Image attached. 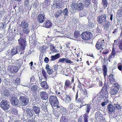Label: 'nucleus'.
<instances>
[{"mask_svg": "<svg viewBox=\"0 0 122 122\" xmlns=\"http://www.w3.org/2000/svg\"><path fill=\"white\" fill-rule=\"evenodd\" d=\"M102 4L103 5V7L105 8L107 6L108 3L107 0H102Z\"/></svg>", "mask_w": 122, "mask_h": 122, "instance_id": "45", "label": "nucleus"}, {"mask_svg": "<svg viewBox=\"0 0 122 122\" xmlns=\"http://www.w3.org/2000/svg\"><path fill=\"white\" fill-rule=\"evenodd\" d=\"M104 40H102L101 39L98 40L96 45L97 49L100 50L102 48V50H103L105 48L104 45Z\"/></svg>", "mask_w": 122, "mask_h": 122, "instance_id": "7", "label": "nucleus"}, {"mask_svg": "<svg viewBox=\"0 0 122 122\" xmlns=\"http://www.w3.org/2000/svg\"><path fill=\"white\" fill-rule=\"evenodd\" d=\"M58 70L56 71L57 74H64V71L61 68H58Z\"/></svg>", "mask_w": 122, "mask_h": 122, "instance_id": "42", "label": "nucleus"}, {"mask_svg": "<svg viewBox=\"0 0 122 122\" xmlns=\"http://www.w3.org/2000/svg\"><path fill=\"white\" fill-rule=\"evenodd\" d=\"M21 61L18 60L16 61L15 62V65H16V66L18 68L20 66H21L22 64Z\"/></svg>", "mask_w": 122, "mask_h": 122, "instance_id": "38", "label": "nucleus"}, {"mask_svg": "<svg viewBox=\"0 0 122 122\" xmlns=\"http://www.w3.org/2000/svg\"><path fill=\"white\" fill-rule=\"evenodd\" d=\"M83 117H84V122H88V116L87 114H85Z\"/></svg>", "mask_w": 122, "mask_h": 122, "instance_id": "41", "label": "nucleus"}, {"mask_svg": "<svg viewBox=\"0 0 122 122\" xmlns=\"http://www.w3.org/2000/svg\"><path fill=\"white\" fill-rule=\"evenodd\" d=\"M52 23L50 21L48 20L46 21L44 24V27L47 28H49L52 26Z\"/></svg>", "mask_w": 122, "mask_h": 122, "instance_id": "22", "label": "nucleus"}, {"mask_svg": "<svg viewBox=\"0 0 122 122\" xmlns=\"http://www.w3.org/2000/svg\"><path fill=\"white\" fill-rule=\"evenodd\" d=\"M20 50H22L21 47L19 46H16L13 48L11 51V54L13 56L18 53Z\"/></svg>", "mask_w": 122, "mask_h": 122, "instance_id": "13", "label": "nucleus"}, {"mask_svg": "<svg viewBox=\"0 0 122 122\" xmlns=\"http://www.w3.org/2000/svg\"><path fill=\"white\" fill-rule=\"evenodd\" d=\"M67 59L66 58H60L58 60V61L59 62L63 63L65 61H66Z\"/></svg>", "mask_w": 122, "mask_h": 122, "instance_id": "51", "label": "nucleus"}, {"mask_svg": "<svg viewBox=\"0 0 122 122\" xmlns=\"http://www.w3.org/2000/svg\"><path fill=\"white\" fill-rule=\"evenodd\" d=\"M92 106L90 104H87L86 108V113L85 114H87V115L90 112V110L92 108Z\"/></svg>", "mask_w": 122, "mask_h": 122, "instance_id": "30", "label": "nucleus"}, {"mask_svg": "<svg viewBox=\"0 0 122 122\" xmlns=\"http://www.w3.org/2000/svg\"><path fill=\"white\" fill-rule=\"evenodd\" d=\"M26 113L27 115L30 117H32L33 116L34 112L31 109L28 108L27 109Z\"/></svg>", "mask_w": 122, "mask_h": 122, "instance_id": "24", "label": "nucleus"}, {"mask_svg": "<svg viewBox=\"0 0 122 122\" xmlns=\"http://www.w3.org/2000/svg\"><path fill=\"white\" fill-rule=\"evenodd\" d=\"M113 102L114 103V107L116 109L120 110L121 109V107L118 104V102H117L116 100L114 99L113 100Z\"/></svg>", "mask_w": 122, "mask_h": 122, "instance_id": "26", "label": "nucleus"}, {"mask_svg": "<svg viewBox=\"0 0 122 122\" xmlns=\"http://www.w3.org/2000/svg\"><path fill=\"white\" fill-rule=\"evenodd\" d=\"M63 12L64 16L65 17H66L68 15V10L66 8L64 9Z\"/></svg>", "mask_w": 122, "mask_h": 122, "instance_id": "40", "label": "nucleus"}, {"mask_svg": "<svg viewBox=\"0 0 122 122\" xmlns=\"http://www.w3.org/2000/svg\"><path fill=\"white\" fill-rule=\"evenodd\" d=\"M18 68L16 65L11 66L10 69V72L12 73H15L18 71Z\"/></svg>", "mask_w": 122, "mask_h": 122, "instance_id": "18", "label": "nucleus"}, {"mask_svg": "<svg viewBox=\"0 0 122 122\" xmlns=\"http://www.w3.org/2000/svg\"><path fill=\"white\" fill-rule=\"evenodd\" d=\"M19 95H21L19 98V103L20 105L22 106H25L27 105L29 102V100L26 98L24 96H22L24 94L19 93Z\"/></svg>", "mask_w": 122, "mask_h": 122, "instance_id": "4", "label": "nucleus"}, {"mask_svg": "<svg viewBox=\"0 0 122 122\" xmlns=\"http://www.w3.org/2000/svg\"><path fill=\"white\" fill-rule=\"evenodd\" d=\"M40 95L41 98L44 100H46L48 99V95L45 92L42 91L40 92Z\"/></svg>", "mask_w": 122, "mask_h": 122, "instance_id": "15", "label": "nucleus"}, {"mask_svg": "<svg viewBox=\"0 0 122 122\" xmlns=\"http://www.w3.org/2000/svg\"><path fill=\"white\" fill-rule=\"evenodd\" d=\"M116 51L114 49V47H113L112 48V52L111 53V56H110L109 57L110 59H111L112 58V56H113V57H114V56L116 54Z\"/></svg>", "mask_w": 122, "mask_h": 122, "instance_id": "43", "label": "nucleus"}, {"mask_svg": "<svg viewBox=\"0 0 122 122\" xmlns=\"http://www.w3.org/2000/svg\"><path fill=\"white\" fill-rule=\"evenodd\" d=\"M77 4L75 3H73L72 6V9L73 8V11H74L75 10H76V9H77Z\"/></svg>", "mask_w": 122, "mask_h": 122, "instance_id": "48", "label": "nucleus"}, {"mask_svg": "<svg viewBox=\"0 0 122 122\" xmlns=\"http://www.w3.org/2000/svg\"><path fill=\"white\" fill-rule=\"evenodd\" d=\"M53 114L56 117H58L60 115L59 109L58 108H56V109H54L53 108Z\"/></svg>", "mask_w": 122, "mask_h": 122, "instance_id": "25", "label": "nucleus"}, {"mask_svg": "<svg viewBox=\"0 0 122 122\" xmlns=\"http://www.w3.org/2000/svg\"><path fill=\"white\" fill-rule=\"evenodd\" d=\"M24 38L20 37L19 39L18 40L19 43L20 45V47L22 49L23 51V50L24 49L25 47V42L26 41H25V40L23 39Z\"/></svg>", "mask_w": 122, "mask_h": 122, "instance_id": "9", "label": "nucleus"}, {"mask_svg": "<svg viewBox=\"0 0 122 122\" xmlns=\"http://www.w3.org/2000/svg\"><path fill=\"white\" fill-rule=\"evenodd\" d=\"M79 88L80 90L81 91V90H83L82 88L81 84H78L77 86Z\"/></svg>", "mask_w": 122, "mask_h": 122, "instance_id": "59", "label": "nucleus"}, {"mask_svg": "<svg viewBox=\"0 0 122 122\" xmlns=\"http://www.w3.org/2000/svg\"><path fill=\"white\" fill-rule=\"evenodd\" d=\"M10 102L5 100H2L0 103L1 107L5 111L8 110L10 107Z\"/></svg>", "mask_w": 122, "mask_h": 122, "instance_id": "3", "label": "nucleus"}, {"mask_svg": "<svg viewBox=\"0 0 122 122\" xmlns=\"http://www.w3.org/2000/svg\"><path fill=\"white\" fill-rule=\"evenodd\" d=\"M67 117H62L60 119L61 122H67Z\"/></svg>", "mask_w": 122, "mask_h": 122, "instance_id": "46", "label": "nucleus"}, {"mask_svg": "<svg viewBox=\"0 0 122 122\" xmlns=\"http://www.w3.org/2000/svg\"><path fill=\"white\" fill-rule=\"evenodd\" d=\"M16 83L17 84H19L20 82V80L19 79H17L16 80Z\"/></svg>", "mask_w": 122, "mask_h": 122, "instance_id": "63", "label": "nucleus"}, {"mask_svg": "<svg viewBox=\"0 0 122 122\" xmlns=\"http://www.w3.org/2000/svg\"><path fill=\"white\" fill-rule=\"evenodd\" d=\"M118 31V29H115L113 31V33L114 34H116L117 33Z\"/></svg>", "mask_w": 122, "mask_h": 122, "instance_id": "62", "label": "nucleus"}, {"mask_svg": "<svg viewBox=\"0 0 122 122\" xmlns=\"http://www.w3.org/2000/svg\"><path fill=\"white\" fill-rule=\"evenodd\" d=\"M56 107L59 109L60 112L62 115L65 114L67 112V111L66 108L60 105L57 106Z\"/></svg>", "mask_w": 122, "mask_h": 122, "instance_id": "10", "label": "nucleus"}, {"mask_svg": "<svg viewBox=\"0 0 122 122\" xmlns=\"http://www.w3.org/2000/svg\"><path fill=\"white\" fill-rule=\"evenodd\" d=\"M113 75L112 74L110 75L109 76V79L111 83H112L115 81V80L113 78Z\"/></svg>", "mask_w": 122, "mask_h": 122, "instance_id": "44", "label": "nucleus"}, {"mask_svg": "<svg viewBox=\"0 0 122 122\" xmlns=\"http://www.w3.org/2000/svg\"><path fill=\"white\" fill-rule=\"evenodd\" d=\"M50 47L52 53L56 52H57V50L55 49V47L52 44L50 45Z\"/></svg>", "mask_w": 122, "mask_h": 122, "instance_id": "36", "label": "nucleus"}, {"mask_svg": "<svg viewBox=\"0 0 122 122\" xmlns=\"http://www.w3.org/2000/svg\"><path fill=\"white\" fill-rule=\"evenodd\" d=\"M62 12H63L61 10H59L57 11V13L59 15L61 14Z\"/></svg>", "mask_w": 122, "mask_h": 122, "instance_id": "61", "label": "nucleus"}, {"mask_svg": "<svg viewBox=\"0 0 122 122\" xmlns=\"http://www.w3.org/2000/svg\"><path fill=\"white\" fill-rule=\"evenodd\" d=\"M29 87H30V90L32 92L36 93L37 91L38 86L36 84H29L28 86Z\"/></svg>", "mask_w": 122, "mask_h": 122, "instance_id": "11", "label": "nucleus"}, {"mask_svg": "<svg viewBox=\"0 0 122 122\" xmlns=\"http://www.w3.org/2000/svg\"><path fill=\"white\" fill-rule=\"evenodd\" d=\"M31 38H32V40L34 41H36V36L35 34L32 35L31 36Z\"/></svg>", "mask_w": 122, "mask_h": 122, "instance_id": "58", "label": "nucleus"}, {"mask_svg": "<svg viewBox=\"0 0 122 122\" xmlns=\"http://www.w3.org/2000/svg\"><path fill=\"white\" fill-rule=\"evenodd\" d=\"M60 67V66L58 65H55L54 68L56 72L58 70V68H60V67Z\"/></svg>", "mask_w": 122, "mask_h": 122, "instance_id": "53", "label": "nucleus"}, {"mask_svg": "<svg viewBox=\"0 0 122 122\" xmlns=\"http://www.w3.org/2000/svg\"><path fill=\"white\" fill-rule=\"evenodd\" d=\"M96 118L98 119H100L103 120L104 117H103V116L102 114L100 112H96L95 114Z\"/></svg>", "mask_w": 122, "mask_h": 122, "instance_id": "20", "label": "nucleus"}, {"mask_svg": "<svg viewBox=\"0 0 122 122\" xmlns=\"http://www.w3.org/2000/svg\"><path fill=\"white\" fill-rule=\"evenodd\" d=\"M81 92V93L80 94L82 99H84L86 97H88L86 89H84L83 90H82Z\"/></svg>", "mask_w": 122, "mask_h": 122, "instance_id": "16", "label": "nucleus"}, {"mask_svg": "<svg viewBox=\"0 0 122 122\" xmlns=\"http://www.w3.org/2000/svg\"><path fill=\"white\" fill-rule=\"evenodd\" d=\"M107 110L108 113L110 114L114 113L115 112V108L114 106L111 104L107 106Z\"/></svg>", "mask_w": 122, "mask_h": 122, "instance_id": "8", "label": "nucleus"}, {"mask_svg": "<svg viewBox=\"0 0 122 122\" xmlns=\"http://www.w3.org/2000/svg\"><path fill=\"white\" fill-rule=\"evenodd\" d=\"M41 86L44 89H47L48 88V86L46 81H43L41 82Z\"/></svg>", "mask_w": 122, "mask_h": 122, "instance_id": "32", "label": "nucleus"}, {"mask_svg": "<svg viewBox=\"0 0 122 122\" xmlns=\"http://www.w3.org/2000/svg\"><path fill=\"white\" fill-rule=\"evenodd\" d=\"M24 3V5L25 6V7L26 6H28L29 4V2L28 0H25Z\"/></svg>", "mask_w": 122, "mask_h": 122, "instance_id": "54", "label": "nucleus"}, {"mask_svg": "<svg viewBox=\"0 0 122 122\" xmlns=\"http://www.w3.org/2000/svg\"><path fill=\"white\" fill-rule=\"evenodd\" d=\"M73 104L72 103L69 106V108L70 109H72L73 108Z\"/></svg>", "mask_w": 122, "mask_h": 122, "instance_id": "64", "label": "nucleus"}, {"mask_svg": "<svg viewBox=\"0 0 122 122\" xmlns=\"http://www.w3.org/2000/svg\"><path fill=\"white\" fill-rule=\"evenodd\" d=\"M78 92H77L76 93V100L77 102H80L81 101V100L79 99L78 100H77V99L78 98Z\"/></svg>", "mask_w": 122, "mask_h": 122, "instance_id": "55", "label": "nucleus"}, {"mask_svg": "<svg viewBox=\"0 0 122 122\" xmlns=\"http://www.w3.org/2000/svg\"><path fill=\"white\" fill-rule=\"evenodd\" d=\"M104 23V28L106 30H107L109 29L110 25V23L108 21L106 20Z\"/></svg>", "mask_w": 122, "mask_h": 122, "instance_id": "21", "label": "nucleus"}, {"mask_svg": "<svg viewBox=\"0 0 122 122\" xmlns=\"http://www.w3.org/2000/svg\"><path fill=\"white\" fill-rule=\"evenodd\" d=\"M97 22L100 24H103L106 21V15L104 14L99 15L97 18Z\"/></svg>", "mask_w": 122, "mask_h": 122, "instance_id": "6", "label": "nucleus"}, {"mask_svg": "<svg viewBox=\"0 0 122 122\" xmlns=\"http://www.w3.org/2000/svg\"><path fill=\"white\" fill-rule=\"evenodd\" d=\"M81 36L84 40H88L92 38V35L90 32L87 31L83 32L82 33Z\"/></svg>", "mask_w": 122, "mask_h": 122, "instance_id": "5", "label": "nucleus"}, {"mask_svg": "<svg viewBox=\"0 0 122 122\" xmlns=\"http://www.w3.org/2000/svg\"><path fill=\"white\" fill-rule=\"evenodd\" d=\"M102 70L103 71V75L104 77H105L106 76L107 72V68L106 66H103Z\"/></svg>", "mask_w": 122, "mask_h": 122, "instance_id": "35", "label": "nucleus"}, {"mask_svg": "<svg viewBox=\"0 0 122 122\" xmlns=\"http://www.w3.org/2000/svg\"><path fill=\"white\" fill-rule=\"evenodd\" d=\"M49 59L47 57H46L44 59V61L46 63H47L49 61Z\"/></svg>", "mask_w": 122, "mask_h": 122, "instance_id": "60", "label": "nucleus"}, {"mask_svg": "<svg viewBox=\"0 0 122 122\" xmlns=\"http://www.w3.org/2000/svg\"><path fill=\"white\" fill-rule=\"evenodd\" d=\"M2 95L4 97H8L10 95L9 92L8 90H5L2 93Z\"/></svg>", "mask_w": 122, "mask_h": 122, "instance_id": "33", "label": "nucleus"}, {"mask_svg": "<svg viewBox=\"0 0 122 122\" xmlns=\"http://www.w3.org/2000/svg\"><path fill=\"white\" fill-rule=\"evenodd\" d=\"M35 113L39 117V115L40 112V108L37 107L35 106H33L32 107Z\"/></svg>", "mask_w": 122, "mask_h": 122, "instance_id": "17", "label": "nucleus"}, {"mask_svg": "<svg viewBox=\"0 0 122 122\" xmlns=\"http://www.w3.org/2000/svg\"><path fill=\"white\" fill-rule=\"evenodd\" d=\"M118 92L117 88L114 87L111 89L110 93L112 95H115Z\"/></svg>", "mask_w": 122, "mask_h": 122, "instance_id": "27", "label": "nucleus"}, {"mask_svg": "<svg viewBox=\"0 0 122 122\" xmlns=\"http://www.w3.org/2000/svg\"><path fill=\"white\" fill-rule=\"evenodd\" d=\"M86 12L84 10V12H83V11L82 12L80 13V16L81 17H82L85 16L86 15Z\"/></svg>", "mask_w": 122, "mask_h": 122, "instance_id": "57", "label": "nucleus"}, {"mask_svg": "<svg viewBox=\"0 0 122 122\" xmlns=\"http://www.w3.org/2000/svg\"><path fill=\"white\" fill-rule=\"evenodd\" d=\"M29 25L28 23L25 20L22 21L20 24L21 27L23 29L25 28H27L29 26Z\"/></svg>", "mask_w": 122, "mask_h": 122, "instance_id": "19", "label": "nucleus"}, {"mask_svg": "<svg viewBox=\"0 0 122 122\" xmlns=\"http://www.w3.org/2000/svg\"><path fill=\"white\" fill-rule=\"evenodd\" d=\"M101 95V97H102L105 101L104 102H102L101 104L102 106L103 107L107 104L109 100L108 99V91L106 90H102Z\"/></svg>", "mask_w": 122, "mask_h": 122, "instance_id": "1", "label": "nucleus"}, {"mask_svg": "<svg viewBox=\"0 0 122 122\" xmlns=\"http://www.w3.org/2000/svg\"><path fill=\"white\" fill-rule=\"evenodd\" d=\"M71 82L69 80H66L65 83V85L67 87L69 86V85H71Z\"/></svg>", "mask_w": 122, "mask_h": 122, "instance_id": "49", "label": "nucleus"}, {"mask_svg": "<svg viewBox=\"0 0 122 122\" xmlns=\"http://www.w3.org/2000/svg\"><path fill=\"white\" fill-rule=\"evenodd\" d=\"M35 79L34 77H31L30 79V84H35L33 82L35 81Z\"/></svg>", "mask_w": 122, "mask_h": 122, "instance_id": "52", "label": "nucleus"}, {"mask_svg": "<svg viewBox=\"0 0 122 122\" xmlns=\"http://www.w3.org/2000/svg\"><path fill=\"white\" fill-rule=\"evenodd\" d=\"M46 17L43 14H40L38 16L37 21L39 23L43 22L46 19Z\"/></svg>", "mask_w": 122, "mask_h": 122, "instance_id": "14", "label": "nucleus"}, {"mask_svg": "<svg viewBox=\"0 0 122 122\" xmlns=\"http://www.w3.org/2000/svg\"><path fill=\"white\" fill-rule=\"evenodd\" d=\"M65 98L63 99V100L66 103H68L71 102V99L69 95H66Z\"/></svg>", "mask_w": 122, "mask_h": 122, "instance_id": "29", "label": "nucleus"}, {"mask_svg": "<svg viewBox=\"0 0 122 122\" xmlns=\"http://www.w3.org/2000/svg\"><path fill=\"white\" fill-rule=\"evenodd\" d=\"M10 51L9 50H8L5 52V53L6 55V56L7 57L10 58L12 57L13 56L12 54H11V51L10 53Z\"/></svg>", "mask_w": 122, "mask_h": 122, "instance_id": "37", "label": "nucleus"}, {"mask_svg": "<svg viewBox=\"0 0 122 122\" xmlns=\"http://www.w3.org/2000/svg\"><path fill=\"white\" fill-rule=\"evenodd\" d=\"M51 104L53 107H56L59 105V102L56 97L54 95L51 96L49 98Z\"/></svg>", "mask_w": 122, "mask_h": 122, "instance_id": "2", "label": "nucleus"}, {"mask_svg": "<svg viewBox=\"0 0 122 122\" xmlns=\"http://www.w3.org/2000/svg\"><path fill=\"white\" fill-rule=\"evenodd\" d=\"M83 2L85 4V6L88 7L91 3V0H83Z\"/></svg>", "mask_w": 122, "mask_h": 122, "instance_id": "31", "label": "nucleus"}, {"mask_svg": "<svg viewBox=\"0 0 122 122\" xmlns=\"http://www.w3.org/2000/svg\"><path fill=\"white\" fill-rule=\"evenodd\" d=\"M60 57V55L59 54H57L54 56H51V60L52 61H54L59 58Z\"/></svg>", "mask_w": 122, "mask_h": 122, "instance_id": "28", "label": "nucleus"}, {"mask_svg": "<svg viewBox=\"0 0 122 122\" xmlns=\"http://www.w3.org/2000/svg\"><path fill=\"white\" fill-rule=\"evenodd\" d=\"M22 30L23 32L25 33L28 34L30 31V29H29L28 27L27 28L23 29Z\"/></svg>", "mask_w": 122, "mask_h": 122, "instance_id": "39", "label": "nucleus"}, {"mask_svg": "<svg viewBox=\"0 0 122 122\" xmlns=\"http://www.w3.org/2000/svg\"><path fill=\"white\" fill-rule=\"evenodd\" d=\"M74 37L76 38H78L80 35L79 33V32L77 31H75L74 32Z\"/></svg>", "mask_w": 122, "mask_h": 122, "instance_id": "50", "label": "nucleus"}, {"mask_svg": "<svg viewBox=\"0 0 122 122\" xmlns=\"http://www.w3.org/2000/svg\"><path fill=\"white\" fill-rule=\"evenodd\" d=\"M66 62L67 63H69L70 64H71L72 65H74V63L71 60H68L67 59Z\"/></svg>", "mask_w": 122, "mask_h": 122, "instance_id": "56", "label": "nucleus"}, {"mask_svg": "<svg viewBox=\"0 0 122 122\" xmlns=\"http://www.w3.org/2000/svg\"><path fill=\"white\" fill-rule=\"evenodd\" d=\"M42 73L44 77L46 78H47V75L46 72L45 70L43 69L42 71Z\"/></svg>", "mask_w": 122, "mask_h": 122, "instance_id": "47", "label": "nucleus"}, {"mask_svg": "<svg viewBox=\"0 0 122 122\" xmlns=\"http://www.w3.org/2000/svg\"><path fill=\"white\" fill-rule=\"evenodd\" d=\"M46 68L47 70V73L49 74H52L53 72V70L52 69L51 67H50L49 65L47 64L46 65Z\"/></svg>", "mask_w": 122, "mask_h": 122, "instance_id": "23", "label": "nucleus"}, {"mask_svg": "<svg viewBox=\"0 0 122 122\" xmlns=\"http://www.w3.org/2000/svg\"><path fill=\"white\" fill-rule=\"evenodd\" d=\"M11 103L13 105H17L19 101L15 97H12L10 99Z\"/></svg>", "mask_w": 122, "mask_h": 122, "instance_id": "12", "label": "nucleus"}, {"mask_svg": "<svg viewBox=\"0 0 122 122\" xmlns=\"http://www.w3.org/2000/svg\"><path fill=\"white\" fill-rule=\"evenodd\" d=\"M84 5L81 3H79L77 5V9L78 10H82L84 7Z\"/></svg>", "mask_w": 122, "mask_h": 122, "instance_id": "34", "label": "nucleus"}]
</instances>
